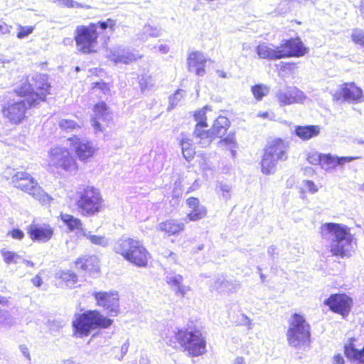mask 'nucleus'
Instances as JSON below:
<instances>
[{
	"label": "nucleus",
	"instance_id": "1",
	"mask_svg": "<svg viewBox=\"0 0 364 364\" xmlns=\"http://www.w3.org/2000/svg\"><path fill=\"white\" fill-rule=\"evenodd\" d=\"M50 84L43 74L26 75L14 84V94L21 100L4 105L1 114L12 125H18L28 118L27 112L47 100Z\"/></svg>",
	"mask_w": 364,
	"mask_h": 364
},
{
	"label": "nucleus",
	"instance_id": "2",
	"mask_svg": "<svg viewBox=\"0 0 364 364\" xmlns=\"http://www.w3.org/2000/svg\"><path fill=\"white\" fill-rule=\"evenodd\" d=\"M116 21L108 18L105 21L92 22L75 28L74 41L77 50L84 55L95 54L100 45H107L116 28Z\"/></svg>",
	"mask_w": 364,
	"mask_h": 364
},
{
	"label": "nucleus",
	"instance_id": "3",
	"mask_svg": "<svg viewBox=\"0 0 364 364\" xmlns=\"http://www.w3.org/2000/svg\"><path fill=\"white\" fill-rule=\"evenodd\" d=\"M114 252L125 261L140 268H147L152 256L143 242L134 237L119 239L114 245Z\"/></svg>",
	"mask_w": 364,
	"mask_h": 364
},
{
	"label": "nucleus",
	"instance_id": "4",
	"mask_svg": "<svg viewBox=\"0 0 364 364\" xmlns=\"http://www.w3.org/2000/svg\"><path fill=\"white\" fill-rule=\"evenodd\" d=\"M321 229L323 238H326L328 235L332 237L329 251L333 256L343 258L350 255L353 236L348 227L339 223H327L323 224Z\"/></svg>",
	"mask_w": 364,
	"mask_h": 364
},
{
	"label": "nucleus",
	"instance_id": "5",
	"mask_svg": "<svg viewBox=\"0 0 364 364\" xmlns=\"http://www.w3.org/2000/svg\"><path fill=\"white\" fill-rule=\"evenodd\" d=\"M174 339L183 351L190 357H198L207 351V342L203 331L196 326H187L178 329Z\"/></svg>",
	"mask_w": 364,
	"mask_h": 364
},
{
	"label": "nucleus",
	"instance_id": "6",
	"mask_svg": "<svg viewBox=\"0 0 364 364\" xmlns=\"http://www.w3.org/2000/svg\"><path fill=\"white\" fill-rule=\"evenodd\" d=\"M101 191L93 186H82L76 191L75 205L77 213L82 217L94 216L104 209Z\"/></svg>",
	"mask_w": 364,
	"mask_h": 364
},
{
	"label": "nucleus",
	"instance_id": "7",
	"mask_svg": "<svg viewBox=\"0 0 364 364\" xmlns=\"http://www.w3.org/2000/svg\"><path fill=\"white\" fill-rule=\"evenodd\" d=\"M113 320L105 316L98 310H87L77 314L72 322L73 333L75 337L88 336L92 330L110 327Z\"/></svg>",
	"mask_w": 364,
	"mask_h": 364
},
{
	"label": "nucleus",
	"instance_id": "8",
	"mask_svg": "<svg viewBox=\"0 0 364 364\" xmlns=\"http://www.w3.org/2000/svg\"><path fill=\"white\" fill-rule=\"evenodd\" d=\"M289 143L277 137L269 140L263 149L260 161L261 171L265 175L273 173L279 161L288 159Z\"/></svg>",
	"mask_w": 364,
	"mask_h": 364
},
{
	"label": "nucleus",
	"instance_id": "9",
	"mask_svg": "<svg viewBox=\"0 0 364 364\" xmlns=\"http://www.w3.org/2000/svg\"><path fill=\"white\" fill-rule=\"evenodd\" d=\"M287 341L290 346L301 348L308 346L311 341V326L305 316L293 313L288 321Z\"/></svg>",
	"mask_w": 364,
	"mask_h": 364
},
{
	"label": "nucleus",
	"instance_id": "10",
	"mask_svg": "<svg viewBox=\"0 0 364 364\" xmlns=\"http://www.w3.org/2000/svg\"><path fill=\"white\" fill-rule=\"evenodd\" d=\"M11 183L14 188L28 193L41 203L50 200V197L39 185L37 180L26 171L16 172L11 176Z\"/></svg>",
	"mask_w": 364,
	"mask_h": 364
},
{
	"label": "nucleus",
	"instance_id": "11",
	"mask_svg": "<svg viewBox=\"0 0 364 364\" xmlns=\"http://www.w3.org/2000/svg\"><path fill=\"white\" fill-rule=\"evenodd\" d=\"M51 166L58 173L76 172L79 169L75 157L68 149L56 146L49 151Z\"/></svg>",
	"mask_w": 364,
	"mask_h": 364
},
{
	"label": "nucleus",
	"instance_id": "12",
	"mask_svg": "<svg viewBox=\"0 0 364 364\" xmlns=\"http://www.w3.org/2000/svg\"><path fill=\"white\" fill-rule=\"evenodd\" d=\"M360 156H337L331 154H323L318 152H312L308 154L307 161L313 166H318L325 171L335 169L338 166H342L345 164L353 160L359 159Z\"/></svg>",
	"mask_w": 364,
	"mask_h": 364
},
{
	"label": "nucleus",
	"instance_id": "13",
	"mask_svg": "<svg viewBox=\"0 0 364 364\" xmlns=\"http://www.w3.org/2000/svg\"><path fill=\"white\" fill-rule=\"evenodd\" d=\"M333 100L336 102L358 104L364 102V92L355 82H346L342 83L333 94Z\"/></svg>",
	"mask_w": 364,
	"mask_h": 364
},
{
	"label": "nucleus",
	"instance_id": "14",
	"mask_svg": "<svg viewBox=\"0 0 364 364\" xmlns=\"http://www.w3.org/2000/svg\"><path fill=\"white\" fill-rule=\"evenodd\" d=\"M96 306L105 310L109 316H117L119 312V295L118 291L112 290L97 291L92 294Z\"/></svg>",
	"mask_w": 364,
	"mask_h": 364
},
{
	"label": "nucleus",
	"instance_id": "15",
	"mask_svg": "<svg viewBox=\"0 0 364 364\" xmlns=\"http://www.w3.org/2000/svg\"><path fill=\"white\" fill-rule=\"evenodd\" d=\"M77 159L82 163L89 162L95 155L97 149L92 142L89 140H84L78 135L74 134L67 139Z\"/></svg>",
	"mask_w": 364,
	"mask_h": 364
},
{
	"label": "nucleus",
	"instance_id": "16",
	"mask_svg": "<svg viewBox=\"0 0 364 364\" xmlns=\"http://www.w3.org/2000/svg\"><path fill=\"white\" fill-rule=\"evenodd\" d=\"M26 232L33 242L46 243L54 237L55 228L50 223H40L34 220L27 226Z\"/></svg>",
	"mask_w": 364,
	"mask_h": 364
},
{
	"label": "nucleus",
	"instance_id": "17",
	"mask_svg": "<svg viewBox=\"0 0 364 364\" xmlns=\"http://www.w3.org/2000/svg\"><path fill=\"white\" fill-rule=\"evenodd\" d=\"M323 304L326 305L329 309L336 314H340L342 316H347L353 306V299L346 294H332L324 301Z\"/></svg>",
	"mask_w": 364,
	"mask_h": 364
},
{
	"label": "nucleus",
	"instance_id": "18",
	"mask_svg": "<svg viewBox=\"0 0 364 364\" xmlns=\"http://www.w3.org/2000/svg\"><path fill=\"white\" fill-rule=\"evenodd\" d=\"M280 59L290 58H300L309 52L300 38H290L283 41L279 45Z\"/></svg>",
	"mask_w": 364,
	"mask_h": 364
},
{
	"label": "nucleus",
	"instance_id": "19",
	"mask_svg": "<svg viewBox=\"0 0 364 364\" xmlns=\"http://www.w3.org/2000/svg\"><path fill=\"white\" fill-rule=\"evenodd\" d=\"M186 204L190 211L186 214L185 221L196 222L203 220L207 216L208 210L205 206L200 203L197 197H189L186 200Z\"/></svg>",
	"mask_w": 364,
	"mask_h": 364
},
{
	"label": "nucleus",
	"instance_id": "20",
	"mask_svg": "<svg viewBox=\"0 0 364 364\" xmlns=\"http://www.w3.org/2000/svg\"><path fill=\"white\" fill-rule=\"evenodd\" d=\"M305 99L304 93L295 87H291L285 92H279L277 95V100L281 106L303 103Z\"/></svg>",
	"mask_w": 364,
	"mask_h": 364
},
{
	"label": "nucleus",
	"instance_id": "21",
	"mask_svg": "<svg viewBox=\"0 0 364 364\" xmlns=\"http://www.w3.org/2000/svg\"><path fill=\"white\" fill-rule=\"evenodd\" d=\"M157 230L167 237L176 236L184 231L185 225L179 219L169 218L159 223Z\"/></svg>",
	"mask_w": 364,
	"mask_h": 364
},
{
	"label": "nucleus",
	"instance_id": "22",
	"mask_svg": "<svg viewBox=\"0 0 364 364\" xmlns=\"http://www.w3.org/2000/svg\"><path fill=\"white\" fill-rule=\"evenodd\" d=\"M74 264L77 270L84 273H97L100 271V260L95 255H83L77 258Z\"/></svg>",
	"mask_w": 364,
	"mask_h": 364
},
{
	"label": "nucleus",
	"instance_id": "23",
	"mask_svg": "<svg viewBox=\"0 0 364 364\" xmlns=\"http://www.w3.org/2000/svg\"><path fill=\"white\" fill-rule=\"evenodd\" d=\"M207 59L199 51H193L189 53L187 58V65L189 70H193L196 75L203 76L205 73Z\"/></svg>",
	"mask_w": 364,
	"mask_h": 364
},
{
	"label": "nucleus",
	"instance_id": "24",
	"mask_svg": "<svg viewBox=\"0 0 364 364\" xmlns=\"http://www.w3.org/2000/svg\"><path fill=\"white\" fill-rule=\"evenodd\" d=\"M356 338H350L348 343L343 347V352L346 357L351 360L360 364H364V346L358 349L355 344Z\"/></svg>",
	"mask_w": 364,
	"mask_h": 364
},
{
	"label": "nucleus",
	"instance_id": "25",
	"mask_svg": "<svg viewBox=\"0 0 364 364\" xmlns=\"http://www.w3.org/2000/svg\"><path fill=\"white\" fill-rule=\"evenodd\" d=\"M255 51L259 59L267 60L280 59L279 46H274L272 44L262 42L256 46Z\"/></svg>",
	"mask_w": 364,
	"mask_h": 364
},
{
	"label": "nucleus",
	"instance_id": "26",
	"mask_svg": "<svg viewBox=\"0 0 364 364\" xmlns=\"http://www.w3.org/2000/svg\"><path fill=\"white\" fill-rule=\"evenodd\" d=\"M92 111L94 117L91 119L92 126L96 132H101L103 131V128L99 122V119H105L107 115L109 114V108L105 102L101 101L93 105Z\"/></svg>",
	"mask_w": 364,
	"mask_h": 364
},
{
	"label": "nucleus",
	"instance_id": "27",
	"mask_svg": "<svg viewBox=\"0 0 364 364\" xmlns=\"http://www.w3.org/2000/svg\"><path fill=\"white\" fill-rule=\"evenodd\" d=\"M230 127V122L228 117L225 116L218 117L213 122L211 131L213 133V139L215 138H222L228 133V130Z\"/></svg>",
	"mask_w": 364,
	"mask_h": 364
},
{
	"label": "nucleus",
	"instance_id": "28",
	"mask_svg": "<svg viewBox=\"0 0 364 364\" xmlns=\"http://www.w3.org/2000/svg\"><path fill=\"white\" fill-rule=\"evenodd\" d=\"M321 132L318 125L297 126L295 128L296 135L302 140H309L317 136Z\"/></svg>",
	"mask_w": 364,
	"mask_h": 364
},
{
	"label": "nucleus",
	"instance_id": "29",
	"mask_svg": "<svg viewBox=\"0 0 364 364\" xmlns=\"http://www.w3.org/2000/svg\"><path fill=\"white\" fill-rule=\"evenodd\" d=\"M193 134L195 138L199 139V143L207 141L210 144L213 139L211 128L208 129V124H196Z\"/></svg>",
	"mask_w": 364,
	"mask_h": 364
},
{
	"label": "nucleus",
	"instance_id": "30",
	"mask_svg": "<svg viewBox=\"0 0 364 364\" xmlns=\"http://www.w3.org/2000/svg\"><path fill=\"white\" fill-rule=\"evenodd\" d=\"M59 218L70 231L82 230V223L81 220L71 214L61 213L59 215Z\"/></svg>",
	"mask_w": 364,
	"mask_h": 364
},
{
	"label": "nucleus",
	"instance_id": "31",
	"mask_svg": "<svg viewBox=\"0 0 364 364\" xmlns=\"http://www.w3.org/2000/svg\"><path fill=\"white\" fill-rule=\"evenodd\" d=\"M183 277L181 275H175L166 279L167 284L175 289V293L183 297L189 287L182 285Z\"/></svg>",
	"mask_w": 364,
	"mask_h": 364
},
{
	"label": "nucleus",
	"instance_id": "32",
	"mask_svg": "<svg viewBox=\"0 0 364 364\" xmlns=\"http://www.w3.org/2000/svg\"><path fill=\"white\" fill-rule=\"evenodd\" d=\"M180 146L181 147L183 157L187 161L192 160L196 155V151L192 143V140L187 137L182 138L180 141Z\"/></svg>",
	"mask_w": 364,
	"mask_h": 364
},
{
	"label": "nucleus",
	"instance_id": "33",
	"mask_svg": "<svg viewBox=\"0 0 364 364\" xmlns=\"http://www.w3.org/2000/svg\"><path fill=\"white\" fill-rule=\"evenodd\" d=\"M218 145L227 150H230L234 154V149L237 146V142L235 136V132H230L225 136L220 138Z\"/></svg>",
	"mask_w": 364,
	"mask_h": 364
},
{
	"label": "nucleus",
	"instance_id": "34",
	"mask_svg": "<svg viewBox=\"0 0 364 364\" xmlns=\"http://www.w3.org/2000/svg\"><path fill=\"white\" fill-rule=\"evenodd\" d=\"M251 92L257 101H261L268 95L269 88L265 85L257 84L251 87Z\"/></svg>",
	"mask_w": 364,
	"mask_h": 364
},
{
	"label": "nucleus",
	"instance_id": "35",
	"mask_svg": "<svg viewBox=\"0 0 364 364\" xmlns=\"http://www.w3.org/2000/svg\"><path fill=\"white\" fill-rule=\"evenodd\" d=\"M0 254L4 262L7 264H16L21 259V257L18 253L4 248L0 250Z\"/></svg>",
	"mask_w": 364,
	"mask_h": 364
},
{
	"label": "nucleus",
	"instance_id": "36",
	"mask_svg": "<svg viewBox=\"0 0 364 364\" xmlns=\"http://www.w3.org/2000/svg\"><path fill=\"white\" fill-rule=\"evenodd\" d=\"M210 107L205 105L202 108H200L193 113V117L194 120L196 122V124H208V118L206 116L207 111H210Z\"/></svg>",
	"mask_w": 364,
	"mask_h": 364
},
{
	"label": "nucleus",
	"instance_id": "37",
	"mask_svg": "<svg viewBox=\"0 0 364 364\" xmlns=\"http://www.w3.org/2000/svg\"><path fill=\"white\" fill-rule=\"evenodd\" d=\"M58 127L62 131L67 132L81 128V126L76 121L70 119H61L58 122Z\"/></svg>",
	"mask_w": 364,
	"mask_h": 364
},
{
	"label": "nucleus",
	"instance_id": "38",
	"mask_svg": "<svg viewBox=\"0 0 364 364\" xmlns=\"http://www.w3.org/2000/svg\"><path fill=\"white\" fill-rule=\"evenodd\" d=\"M351 39L355 44L364 46V31L358 28L353 29Z\"/></svg>",
	"mask_w": 364,
	"mask_h": 364
},
{
	"label": "nucleus",
	"instance_id": "39",
	"mask_svg": "<svg viewBox=\"0 0 364 364\" xmlns=\"http://www.w3.org/2000/svg\"><path fill=\"white\" fill-rule=\"evenodd\" d=\"M60 278L65 282L75 284L77 282V274L70 270L63 271L60 273Z\"/></svg>",
	"mask_w": 364,
	"mask_h": 364
},
{
	"label": "nucleus",
	"instance_id": "40",
	"mask_svg": "<svg viewBox=\"0 0 364 364\" xmlns=\"http://www.w3.org/2000/svg\"><path fill=\"white\" fill-rule=\"evenodd\" d=\"M35 27L33 26H18V32L16 33V36L19 39H22L28 35L31 34L34 31Z\"/></svg>",
	"mask_w": 364,
	"mask_h": 364
},
{
	"label": "nucleus",
	"instance_id": "41",
	"mask_svg": "<svg viewBox=\"0 0 364 364\" xmlns=\"http://www.w3.org/2000/svg\"><path fill=\"white\" fill-rule=\"evenodd\" d=\"M297 68V65L294 62L282 63L280 70L284 73H291Z\"/></svg>",
	"mask_w": 364,
	"mask_h": 364
},
{
	"label": "nucleus",
	"instance_id": "42",
	"mask_svg": "<svg viewBox=\"0 0 364 364\" xmlns=\"http://www.w3.org/2000/svg\"><path fill=\"white\" fill-rule=\"evenodd\" d=\"M9 235L15 240H21L24 237L23 232L19 228H14L9 232Z\"/></svg>",
	"mask_w": 364,
	"mask_h": 364
},
{
	"label": "nucleus",
	"instance_id": "43",
	"mask_svg": "<svg viewBox=\"0 0 364 364\" xmlns=\"http://www.w3.org/2000/svg\"><path fill=\"white\" fill-rule=\"evenodd\" d=\"M304 185L306 187L307 191L311 193H315L318 190L315 183L311 180H304Z\"/></svg>",
	"mask_w": 364,
	"mask_h": 364
},
{
	"label": "nucleus",
	"instance_id": "44",
	"mask_svg": "<svg viewBox=\"0 0 364 364\" xmlns=\"http://www.w3.org/2000/svg\"><path fill=\"white\" fill-rule=\"evenodd\" d=\"M92 89H99L102 90L104 93L107 92L109 90L108 84L103 81L96 82L93 83Z\"/></svg>",
	"mask_w": 364,
	"mask_h": 364
},
{
	"label": "nucleus",
	"instance_id": "45",
	"mask_svg": "<svg viewBox=\"0 0 364 364\" xmlns=\"http://www.w3.org/2000/svg\"><path fill=\"white\" fill-rule=\"evenodd\" d=\"M88 239L95 245H102L105 240L103 237L99 235H90Z\"/></svg>",
	"mask_w": 364,
	"mask_h": 364
},
{
	"label": "nucleus",
	"instance_id": "46",
	"mask_svg": "<svg viewBox=\"0 0 364 364\" xmlns=\"http://www.w3.org/2000/svg\"><path fill=\"white\" fill-rule=\"evenodd\" d=\"M31 282L35 287H39L43 283L42 278L39 274H36L33 278H32Z\"/></svg>",
	"mask_w": 364,
	"mask_h": 364
},
{
	"label": "nucleus",
	"instance_id": "47",
	"mask_svg": "<svg viewBox=\"0 0 364 364\" xmlns=\"http://www.w3.org/2000/svg\"><path fill=\"white\" fill-rule=\"evenodd\" d=\"M334 364H344L343 357L341 354H337L333 357Z\"/></svg>",
	"mask_w": 364,
	"mask_h": 364
},
{
	"label": "nucleus",
	"instance_id": "48",
	"mask_svg": "<svg viewBox=\"0 0 364 364\" xmlns=\"http://www.w3.org/2000/svg\"><path fill=\"white\" fill-rule=\"evenodd\" d=\"M217 74H218L219 77H221V78H226V77H228V73L225 71L223 70H217Z\"/></svg>",
	"mask_w": 364,
	"mask_h": 364
},
{
	"label": "nucleus",
	"instance_id": "49",
	"mask_svg": "<svg viewBox=\"0 0 364 364\" xmlns=\"http://www.w3.org/2000/svg\"><path fill=\"white\" fill-rule=\"evenodd\" d=\"M21 350L22 351V353L27 357V358H29V353H28V348L23 345V346H21Z\"/></svg>",
	"mask_w": 364,
	"mask_h": 364
},
{
	"label": "nucleus",
	"instance_id": "50",
	"mask_svg": "<svg viewBox=\"0 0 364 364\" xmlns=\"http://www.w3.org/2000/svg\"><path fill=\"white\" fill-rule=\"evenodd\" d=\"M149 86V83L146 80H143V82H140V87L141 90H144Z\"/></svg>",
	"mask_w": 364,
	"mask_h": 364
},
{
	"label": "nucleus",
	"instance_id": "51",
	"mask_svg": "<svg viewBox=\"0 0 364 364\" xmlns=\"http://www.w3.org/2000/svg\"><path fill=\"white\" fill-rule=\"evenodd\" d=\"M235 364H245V359L242 357H237L235 360Z\"/></svg>",
	"mask_w": 364,
	"mask_h": 364
},
{
	"label": "nucleus",
	"instance_id": "52",
	"mask_svg": "<svg viewBox=\"0 0 364 364\" xmlns=\"http://www.w3.org/2000/svg\"><path fill=\"white\" fill-rule=\"evenodd\" d=\"M259 116L260 117H262V118H267V117H268L269 114H268V112H262V113H259Z\"/></svg>",
	"mask_w": 364,
	"mask_h": 364
},
{
	"label": "nucleus",
	"instance_id": "53",
	"mask_svg": "<svg viewBox=\"0 0 364 364\" xmlns=\"http://www.w3.org/2000/svg\"><path fill=\"white\" fill-rule=\"evenodd\" d=\"M5 301L4 298L0 297V304Z\"/></svg>",
	"mask_w": 364,
	"mask_h": 364
},
{
	"label": "nucleus",
	"instance_id": "54",
	"mask_svg": "<svg viewBox=\"0 0 364 364\" xmlns=\"http://www.w3.org/2000/svg\"><path fill=\"white\" fill-rule=\"evenodd\" d=\"M192 191H193V189L191 188H190L186 193H188L191 192Z\"/></svg>",
	"mask_w": 364,
	"mask_h": 364
},
{
	"label": "nucleus",
	"instance_id": "55",
	"mask_svg": "<svg viewBox=\"0 0 364 364\" xmlns=\"http://www.w3.org/2000/svg\"><path fill=\"white\" fill-rule=\"evenodd\" d=\"M3 29V26L1 25H0V31H2Z\"/></svg>",
	"mask_w": 364,
	"mask_h": 364
},
{
	"label": "nucleus",
	"instance_id": "56",
	"mask_svg": "<svg viewBox=\"0 0 364 364\" xmlns=\"http://www.w3.org/2000/svg\"><path fill=\"white\" fill-rule=\"evenodd\" d=\"M287 4H289L291 2V1L290 0H287Z\"/></svg>",
	"mask_w": 364,
	"mask_h": 364
},
{
	"label": "nucleus",
	"instance_id": "57",
	"mask_svg": "<svg viewBox=\"0 0 364 364\" xmlns=\"http://www.w3.org/2000/svg\"><path fill=\"white\" fill-rule=\"evenodd\" d=\"M287 10H288V11H290V6L288 7Z\"/></svg>",
	"mask_w": 364,
	"mask_h": 364
},
{
	"label": "nucleus",
	"instance_id": "58",
	"mask_svg": "<svg viewBox=\"0 0 364 364\" xmlns=\"http://www.w3.org/2000/svg\"><path fill=\"white\" fill-rule=\"evenodd\" d=\"M362 188L364 189V183L362 185Z\"/></svg>",
	"mask_w": 364,
	"mask_h": 364
}]
</instances>
